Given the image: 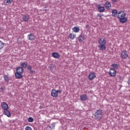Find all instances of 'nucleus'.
I'll return each mask as SVG.
<instances>
[{
  "label": "nucleus",
  "instance_id": "c756f323",
  "mask_svg": "<svg viewBox=\"0 0 130 130\" xmlns=\"http://www.w3.org/2000/svg\"><path fill=\"white\" fill-rule=\"evenodd\" d=\"M27 70H28V71H31L32 67L31 66L29 65L28 66H27Z\"/></svg>",
  "mask_w": 130,
  "mask_h": 130
},
{
  "label": "nucleus",
  "instance_id": "aec40b11",
  "mask_svg": "<svg viewBox=\"0 0 130 130\" xmlns=\"http://www.w3.org/2000/svg\"><path fill=\"white\" fill-rule=\"evenodd\" d=\"M12 4V0H4V4L6 6H9V5H11Z\"/></svg>",
  "mask_w": 130,
  "mask_h": 130
},
{
  "label": "nucleus",
  "instance_id": "f257e3e1",
  "mask_svg": "<svg viewBox=\"0 0 130 130\" xmlns=\"http://www.w3.org/2000/svg\"><path fill=\"white\" fill-rule=\"evenodd\" d=\"M126 14L122 10L118 12L117 18L119 19V22H120L121 24H124V23L127 22V18H126Z\"/></svg>",
  "mask_w": 130,
  "mask_h": 130
},
{
  "label": "nucleus",
  "instance_id": "bb28decb",
  "mask_svg": "<svg viewBox=\"0 0 130 130\" xmlns=\"http://www.w3.org/2000/svg\"><path fill=\"white\" fill-rule=\"evenodd\" d=\"M28 122H33L34 121V119L32 117H29L28 118Z\"/></svg>",
  "mask_w": 130,
  "mask_h": 130
},
{
  "label": "nucleus",
  "instance_id": "f3484780",
  "mask_svg": "<svg viewBox=\"0 0 130 130\" xmlns=\"http://www.w3.org/2000/svg\"><path fill=\"white\" fill-rule=\"evenodd\" d=\"M72 31L75 33H79V32H80V28L77 26H75L72 28Z\"/></svg>",
  "mask_w": 130,
  "mask_h": 130
},
{
  "label": "nucleus",
  "instance_id": "423d86ee",
  "mask_svg": "<svg viewBox=\"0 0 130 130\" xmlns=\"http://www.w3.org/2000/svg\"><path fill=\"white\" fill-rule=\"evenodd\" d=\"M120 56L122 59H125V58H127L128 56V54L127 53L126 50H123V51H122Z\"/></svg>",
  "mask_w": 130,
  "mask_h": 130
},
{
  "label": "nucleus",
  "instance_id": "c85d7f7f",
  "mask_svg": "<svg viewBox=\"0 0 130 130\" xmlns=\"http://www.w3.org/2000/svg\"><path fill=\"white\" fill-rule=\"evenodd\" d=\"M25 130H32V128L29 126H27L25 128Z\"/></svg>",
  "mask_w": 130,
  "mask_h": 130
},
{
  "label": "nucleus",
  "instance_id": "a878e982",
  "mask_svg": "<svg viewBox=\"0 0 130 130\" xmlns=\"http://www.w3.org/2000/svg\"><path fill=\"white\" fill-rule=\"evenodd\" d=\"M49 69H50L51 71H53V69H54V66L52 64H50L49 66Z\"/></svg>",
  "mask_w": 130,
  "mask_h": 130
},
{
  "label": "nucleus",
  "instance_id": "2f4dec72",
  "mask_svg": "<svg viewBox=\"0 0 130 130\" xmlns=\"http://www.w3.org/2000/svg\"><path fill=\"white\" fill-rule=\"evenodd\" d=\"M30 72L31 74H35V71L34 70H30Z\"/></svg>",
  "mask_w": 130,
  "mask_h": 130
},
{
  "label": "nucleus",
  "instance_id": "dca6fc26",
  "mask_svg": "<svg viewBox=\"0 0 130 130\" xmlns=\"http://www.w3.org/2000/svg\"><path fill=\"white\" fill-rule=\"evenodd\" d=\"M112 16L115 17H117V16H118V12H117V10L114 9L112 12Z\"/></svg>",
  "mask_w": 130,
  "mask_h": 130
},
{
  "label": "nucleus",
  "instance_id": "f03ea898",
  "mask_svg": "<svg viewBox=\"0 0 130 130\" xmlns=\"http://www.w3.org/2000/svg\"><path fill=\"white\" fill-rule=\"evenodd\" d=\"M99 48L100 50H106V40L105 39H100L99 40Z\"/></svg>",
  "mask_w": 130,
  "mask_h": 130
},
{
  "label": "nucleus",
  "instance_id": "b1692460",
  "mask_svg": "<svg viewBox=\"0 0 130 130\" xmlns=\"http://www.w3.org/2000/svg\"><path fill=\"white\" fill-rule=\"evenodd\" d=\"M4 79L5 82H9L10 81V77L8 75H4Z\"/></svg>",
  "mask_w": 130,
  "mask_h": 130
},
{
  "label": "nucleus",
  "instance_id": "f8f14e48",
  "mask_svg": "<svg viewBox=\"0 0 130 130\" xmlns=\"http://www.w3.org/2000/svg\"><path fill=\"white\" fill-rule=\"evenodd\" d=\"M68 38L71 40H74L76 38V34L70 33L68 36Z\"/></svg>",
  "mask_w": 130,
  "mask_h": 130
},
{
  "label": "nucleus",
  "instance_id": "4be33fe9",
  "mask_svg": "<svg viewBox=\"0 0 130 130\" xmlns=\"http://www.w3.org/2000/svg\"><path fill=\"white\" fill-rule=\"evenodd\" d=\"M4 47H5V43L0 40V50L3 49Z\"/></svg>",
  "mask_w": 130,
  "mask_h": 130
},
{
  "label": "nucleus",
  "instance_id": "20e7f679",
  "mask_svg": "<svg viewBox=\"0 0 130 130\" xmlns=\"http://www.w3.org/2000/svg\"><path fill=\"white\" fill-rule=\"evenodd\" d=\"M62 90L57 89V90L55 89H52L51 90V95L52 97H54L55 98H56L57 96H58V93L59 94H61Z\"/></svg>",
  "mask_w": 130,
  "mask_h": 130
},
{
  "label": "nucleus",
  "instance_id": "412c9836",
  "mask_svg": "<svg viewBox=\"0 0 130 130\" xmlns=\"http://www.w3.org/2000/svg\"><path fill=\"white\" fill-rule=\"evenodd\" d=\"M80 100L82 101H85V100H87V95L86 94H83L80 96Z\"/></svg>",
  "mask_w": 130,
  "mask_h": 130
},
{
  "label": "nucleus",
  "instance_id": "f704fd0d",
  "mask_svg": "<svg viewBox=\"0 0 130 130\" xmlns=\"http://www.w3.org/2000/svg\"><path fill=\"white\" fill-rule=\"evenodd\" d=\"M0 89H1L2 90H4V88H3L2 87H1Z\"/></svg>",
  "mask_w": 130,
  "mask_h": 130
},
{
  "label": "nucleus",
  "instance_id": "5701e85b",
  "mask_svg": "<svg viewBox=\"0 0 130 130\" xmlns=\"http://www.w3.org/2000/svg\"><path fill=\"white\" fill-rule=\"evenodd\" d=\"M28 66V63L27 62H24L21 63V66L22 68H24L26 69Z\"/></svg>",
  "mask_w": 130,
  "mask_h": 130
},
{
  "label": "nucleus",
  "instance_id": "ddd939ff",
  "mask_svg": "<svg viewBox=\"0 0 130 130\" xmlns=\"http://www.w3.org/2000/svg\"><path fill=\"white\" fill-rule=\"evenodd\" d=\"M52 56L54 57V58H59L60 57V55L58 53L53 52L52 53Z\"/></svg>",
  "mask_w": 130,
  "mask_h": 130
},
{
  "label": "nucleus",
  "instance_id": "a211bd4d",
  "mask_svg": "<svg viewBox=\"0 0 130 130\" xmlns=\"http://www.w3.org/2000/svg\"><path fill=\"white\" fill-rule=\"evenodd\" d=\"M78 40L79 42H83L85 40V37L83 36V35H80L78 38Z\"/></svg>",
  "mask_w": 130,
  "mask_h": 130
},
{
  "label": "nucleus",
  "instance_id": "393cba45",
  "mask_svg": "<svg viewBox=\"0 0 130 130\" xmlns=\"http://www.w3.org/2000/svg\"><path fill=\"white\" fill-rule=\"evenodd\" d=\"M23 20L24 22H28V20H29V16H27V15H24L23 16Z\"/></svg>",
  "mask_w": 130,
  "mask_h": 130
},
{
  "label": "nucleus",
  "instance_id": "72a5a7b5",
  "mask_svg": "<svg viewBox=\"0 0 130 130\" xmlns=\"http://www.w3.org/2000/svg\"><path fill=\"white\" fill-rule=\"evenodd\" d=\"M97 16H98V17H99L100 18H101V17H102L101 14H98L97 15Z\"/></svg>",
  "mask_w": 130,
  "mask_h": 130
},
{
  "label": "nucleus",
  "instance_id": "7c9ffc66",
  "mask_svg": "<svg viewBox=\"0 0 130 130\" xmlns=\"http://www.w3.org/2000/svg\"><path fill=\"white\" fill-rule=\"evenodd\" d=\"M55 127V125H54V123L52 124V126L50 127V128H54Z\"/></svg>",
  "mask_w": 130,
  "mask_h": 130
},
{
  "label": "nucleus",
  "instance_id": "6e6552de",
  "mask_svg": "<svg viewBox=\"0 0 130 130\" xmlns=\"http://www.w3.org/2000/svg\"><path fill=\"white\" fill-rule=\"evenodd\" d=\"M2 109L3 110V111L9 109V105L7 103L3 102L1 103Z\"/></svg>",
  "mask_w": 130,
  "mask_h": 130
},
{
  "label": "nucleus",
  "instance_id": "1a4fd4ad",
  "mask_svg": "<svg viewBox=\"0 0 130 130\" xmlns=\"http://www.w3.org/2000/svg\"><path fill=\"white\" fill-rule=\"evenodd\" d=\"M105 8L107 10H110L111 9V4L110 2H107L105 3Z\"/></svg>",
  "mask_w": 130,
  "mask_h": 130
},
{
  "label": "nucleus",
  "instance_id": "7ed1b4c3",
  "mask_svg": "<svg viewBox=\"0 0 130 130\" xmlns=\"http://www.w3.org/2000/svg\"><path fill=\"white\" fill-rule=\"evenodd\" d=\"M103 116V113L102 112V110H98L94 113V117L95 119L98 120H101Z\"/></svg>",
  "mask_w": 130,
  "mask_h": 130
},
{
  "label": "nucleus",
  "instance_id": "39448f33",
  "mask_svg": "<svg viewBox=\"0 0 130 130\" xmlns=\"http://www.w3.org/2000/svg\"><path fill=\"white\" fill-rule=\"evenodd\" d=\"M109 75L110 77H115L116 76V70L113 68H111L109 72Z\"/></svg>",
  "mask_w": 130,
  "mask_h": 130
},
{
  "label": "nucleus",
  "instance_id": "0eeeda50",
  "mask_svg": "<svg viewBox=\"0 0 130 130\" xmlns=\"http://www.w3.org/2000/svg\"><path fill=\"white\" fill-rule=\"evenodd\" d=\"M96 78V73L94 72H91L88 75V80L89 81H92Z\"/></svg>",
  "mask_w": 130,
  "mask_h": 130
},
{
  "label": "nucleus",
  "instance_id": "9b49d317",
  "mask_svg": "<svg viewBox=\"0 0 130 130\" xmlns=\"http://www.w3.org/2000/svg\"><path fill=\"white\" fill-rule=\"evenodd\" d=\"M27 37L28 40H30V41H33V40H35V39H36V37L33 34L28 35Z\"/></svg>",
  "mask_w": 130,
  "mask_h": 130
},
{
  "label": "nucleus",
  "instance_id": "6ab92c4d",
  "mask_svg": "<svg viewBox=\"0 0 130 130\" xmlns=\"http://www.w3.org/2000/svg\"><path fill=\"white\" fill-rule=\"evenodd\" d=\"M98 11L100 13H103V12H104V11H105V8L103 6H99L98 7Z\"/></svg>",
  "mask_w": 130,
  "mask_h": 130
},
{
  "label": "nucleus",
  "instance_id": "4468645a",
  "mask_svg": "<svg viewBox=\"0 0 130 130\" xmlns=\"http://www.w3.org/2000/svg\"><path fill=\"white\" fill-rule=\"evenodd\" d=\"M24 69L21 67H18L16 68V73H23Z\"/></svg>",
  "mask_w": 130,
  "mask_h": 130
},
{
  "label": "nucleus",
  "instance_id": "cd10ccee",
  "mask_svg": "<svg viewBox=\"0 0 130 130\" xmlns=\"http://www.w3.org/2000/svg\"><path fill=\"white\" fill-rule=\"evenodd\" d=\"M112 67L114 68V69H117L118 68V65L117 64H112Z\"/></svg>",
  "mask_w": 130,
  "mask_h": 130
},
{
  "label": "nucleus",
  "instance_id": "9d476101",
  "mask_svg": "<svg viewBox=\"0 0 130 130\" xmlns=\"http://www.w3.org/2000/svg\"><path fill=\"white\" fill-rule=\"evenodd\" d=\"M3 113L5 115H6L7 117H11V112H10L9 109L3 111Z\"/></svg>",
  "mask_w": 130,
  "mask_h": 130
},
{
  "label": "nucleus",
  "instance_id": "2eb2a0df",
  "mask_svg": "<svg viewBox=\"0 0 130 130\" xmlns=\"http://www.w3.org/2000/svg\"><path fill=\"white\" fill-rule=\"evenodd\" d=\"M22 73H20L18 72H16L15 74V76L17 79H22L23 78Z\"/></svg>",
  "mask_w": 130,
  "mask_h": 130
},
{
  "label": "nucleus",
  "instance_id": "473e14b6",
  "mask_svg": "<svg viewBox=\"0 0 130 130\" xmlns=\"http://www.w3.org/2000/svg\"><path fill=\"white\" fill-rule=\"evenodd\" d=\"M111 2L113 3H116L117 2V0H111Z\"/></svg>",
  "mask_w": 130,
  "mask_h": 130
}]
</instances>
